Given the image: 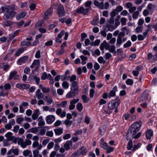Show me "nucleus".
<instances>
[{
	"label": "nucleus",
	"instance_id": "obj_25",
	"mask_svg": "<svg viewBox=\"0 0 157 157\" xmlns=\"http://www.w3.org/2000/svg\"><path fill=\"white\" fill-rule=\"evenodd\" d=\"M141 71L140 67V66L136 67L135 70L132 71V74L134 76H137L139 74V72Z\"/></svg>",
	"mask_w": 157,
	"mask_h": 157
},
{
	"label": "nucleus",
	"instance_id": "obj_22",
	"mask_svg": "<svg viewBox=\"0 0 157 157\" xmlns=\"http://www.w3.org/2000/svg\"><path fill=\"white\" fill-rule=\"evenodd\" d=\"M26 13L25 11H22L19 14L17 15L16 18L18 20H19L24 17L26 16Z\"/></svg>",
	"mask_w": 157,
	"mask_h": 157
},
{
	"label": "nucleus",
	"instance_id": "obj_7",
	"mask_svg": "<svg viewBox=\"0 0 157 157\" xmlns=\"http://www.w3.org/2000/svg\"><path fill=\"white\" fill-rule=\"evenodd\" d=\"M40 63L39 59H35L30 66V67L32 69L35 67V70H36L40 67Z\"/></svg>",
	"mask_w": 157,
	"mask_h": 157
},
{
	"label": "nucleus",
	"instance_id": "obj_2",
	"mask_svg": "<svg viewBox=\"0 0 157 157\" xmlns=\"http://www.w3.org/2000/svg\"><path fill=\"white\" fill-rule=\"evenodd\" d=\"M2 13H4L3 18L5 20L13 18L17 14V7L13 5L5 6L1 8Z\"/></svg>",
	"mask_w": 157,
	"mask_h": 157
},
{
	"label": "nucleus",
	"instance_id": "obj_5",
	"mask_svg": "<svg viewBox=\"0 0 157 157\" xmlns=\"http://www.w3.org/2000/svg\"><path fill=\"white\" fill-rule=\"evenodd\" d=\"M57 13L59 17H61L65 15V11L63 5L60 4L59 5L57 10Z\"/></svg>",
	"mask_w": 157,
	"mask_h": 157
},
{
	"label": "nucleus",
	"instance_id": "obj_18",
	"mask_svg": "<svg viewBox=\"0 0 157 157\" xmlns=\"http://www.w3.org/2000/svg\"><path fill=\"white\" fill-rule=\"evenodd\" d=\"M28 57L26 56L23 57L22 58H20L17 61V63L19 65H21L22 63L26 62L27 60Z\"/></svg>",
	"mask_w": 157,
	"mask_h": 157
},
{
	"label": "nucleus",
	"instance_id": "obj_40",
	"mask_svg": "<svg viewBox=\"0 0 157 157\" xmlns=\"http://www.w3.org/2000/svg\"><path fill=\"white\" fill-rule=\"evenodd\" d=\"M24 51V48H20L17 51L16 53V56H19L21 53L23 52Z\"/></svg>",
	"mask_w": 157,
	"mask_h": 157
},
{
	"label": "nucleus",
	"instance_id": "obj_34",
	"mask_svg": "<svg viewBox=\"0 0 157 157\" xmlns=\"http://www.w3.org/2000/svg\"><path fill=\"white\" fill-rule=\"evenodd\" d=\"M83 105L82 104L80 103H78L76 106V108L79 111L81 112L83 109Z\"/></svg>",
	"mask_w": 157,
	"mask_h": 157
},
{
	"label": "nucleus",
	"instance_id": "obj_9",
	"mask_svg": "<svg viewBox=\"0 0 157 157\" xmlns=\"http://www.w3.org/2000/svg\"><path fill=\"white\" fill-rule=\"evenodd\" d=\"M120 22L119 21H115V23L114 25H113V26L110 27L109 25H107V29H105V31H112L117 27L120 24Z\"/></svg>",
	"mask_w": 157,
	"mask_h": 157
},
{
	"label": "nucleus",
	"instance_id": "obj_29",
	"mask_svg": "<svg viewBox=\"0 0 157 157\" xmlns=\"http://www.w3.org/2000/svg\"><path fill=\"white\" fill-rule=\"evenodd\" d=\"M12 133L11 132H8L5 135V136L7 138V140L9 141H10L13 140L14 137L12 136Z\"/></svg>",
	"mask_w": 157,
	"mask_h": 157
},
{
	"label": "nucleus",
	"instance_id": "obj_36",
	"mask_svg": "<svg viewBox=\"0 0 157 157\" xmlns=\"http://www.w3.org/2000/svg\"><path fill=\"white\" fill-rule=\"evenodd\" d=\"M141 145V144L140 143H138L137 145H134L133 146L132 151H134L136 149L139 148Z\"/></svg>",
	"mask_w": 157,
	"mask_h": 157
},
{
	"label": "nucleus",
	"instance_id": "obj_8",
	"mask_svg": "<svg viewBox=\"0 0 157 157\" xmlns=\"http://www.w3.org/2000/svg\"><path fill=\"white\" fill-rule=\"evenodd\" d=\"M44 94L41 92L40 89H38L36 91L34 97L38 99H41L44 98Z\"/></svg>",
	"mask_w": 157,
	"mask_h": 157
},
{
	"label": "nucleus",
	"instance_id": "obj_46",
	"mask_svg": "<svg viewBox=\"0 0 157 157\" xmlns=\"http://www.w3.org/2000/svg\"><path fill=\"white\" fill-rule=\"evenodd\" d=\"M125 35V33L124 32H121L119 33L117 38L122 39V38Z\"/></svg>",
	"mask_w": 157,
	"mask_h": 157
},
{
	"label": "nucleus",
	"instance_id": "obj_10",
	"mask_svg": "<svg viewBox=\"0 0 157 157\" xmlns=\"http://www.w3.org/2000/svg\"><path fill=\"white\" fill-rule=\"evenodd\" d=\"M16 87L21 90H24L29 88L30 85L28 84L17 83L16 85Z\"/></svg>",
	"mask_w": 157,
	"mask_h": 157
},
{
	"label": "nucleus",
	"instance_id": "obj_6",
	"mask_svg": "<svg viewBox=\"0 0 157 157\" xmlns=\"http://www.w3.org/2000/svg\"><path fill=\"white\" fill-rule=\"evenodd\" d=\"M17 71H13L10 72V75L8 76V79L11 80L13 78L15 80L18 79L19 76L17 75Z\"/></svg>",
	"mask_w": 157,
	"mask_h": 157
},
{
	"label": "nucleus",
	"instance_id": "obj_12",
	"mask_svg": "<svg viewBox=\"0 0 157 157\" xmlns=\"http://www.w3.org/2000/svg\"><path fill=\"white\" fill-rule=\"evenodd\" d=\"M15 121L14 119H12L10 121L8 124L5 125V127L6 129L10 130L11 128L12 125H15Z\"/></svg>",
	"mask_w": 157,
	"mask_h": 157
},
{
	"label": "nucleus",
	"instance_id": "obj_1",
	"mask_svg": "<svg viewBox=\"0 0 157 157\" xmlns=\"http://www.w3.org/2000/svg\"><path fill=\"white\" fill-rule=\"evenodd\" d=\"M141 124L140 121H137L132 124L128 131L127 137L128 140H132L133 138L136 139L140 137L141 135V132H140L136 134L140 128Z\"/></svg>",
	"mask_w": 157,
	"mask_h": 157
},
{
	"label": "nucleus",
	"instance_id": "obj_23",
	"mask_svg": "<svg viewBox=\"0 0 157 157\" xmlns=\"http://www.w3.org/2000/svg\"><path fill=\"white\" fill-rule=\"evenodd\" d=\"M77 95L76 94L74 93L71 90V91L69 92L66 94V97L67 98H74Z\"/></svg>",
	"mask_w": 157,
	"mask_h": 157
},
{
	"label": "nucleus",
	"instance_id": "obj_20",
	"mask_svg": "<svg viewBox=\"0 0 157 157\" xmlns=\"http://www.w3.org/2000/svg\"><path fill=\"white\" fill-rule=\"evenodd\" d=\"M18 144L20 145L23 148H25L26 147V145L25 141H24L23 139L20 138L19 139L18 142Z\"/></svg>",
	"mask_w": 157,
	"mask_h": 157
},
{
	"label": "nucleus",
	"instance_id": "obj_59",
	"mask_svg": "<svg viewBox=\"0 0 157 157\" xmlns=\"http://www.w3.org/2000/svg\"><path fill=\"white\" fill-rule=\"evenodd\" d=\"M106 149L107 150V153H109L113 151L114 148L112 147H109L108 146V147H107V149Z\"/></svg>",
	"mask_w": 157,
	"mask_h": 157
},
{
	"label": "nucleus",
	"instance_id": "obj_50",
	"mask_svg": "<svg viewBox=\"0 0 157 157\" xmlns=\"http://www.w3.org/2000/svg\"><path fill=\"white\" fill-rule=\"evenodd\" d=\"M24 121V118L22 117H19L16 119L17 123L19 124H21V122Z\"/></svg>",
	"mask_w": 157,
	"mask_h": 157
},
{
	"label": "nucleus",
	"instance_id": "obj_11",
	"mask_svg": "<svg viewBox=\"0 0 157 157\" xmlns=\"http://www.w3.org/2000/svg\"><path fill=\"white\" fill-rule=\"evenodd\" d=\"M110 46V45L109 44L107 43L105 40H104L100 45V49L102 51L104 50V48L106 50H109Z\"/></svg>",
	"mask_w": 157,
	"mask_h": 157
},
{
	"label": "nucleus",
	"instance_id": "obj_37",
	"mask_svg": "<svg viewBox=\"0 0 157 157\" xmlns=\"http://www.w3.org/2000/svg\"><path fill=\"white\" fill-rule=\"evenodd\" d=\"M115 47L114 45H112L110 46V48L109 49V51L112 53H116V51H115Z\"/></svg>",
	"mask_w": 157,
	"mask_h": 157
},
{
	"label": "nucleus",
	"instance_id": "obj_61",
	"mask_svg": "<svg viewBox=\"0 0 157 157\" xmlns=\"http://www.w3.org/2000/svg\"><path fill=\"white\" fill-rule=\"evenodd\" d=\"M12 152L15 155H17L19 154V150L17 148L13 149Z\"/></svg>",
	"mask_w": 157,
	"mask_h": 157
},
{
	"label": "nucleus",
	"instance_id": "obj_64",
	"mask_svg": "<svg viewBox=\"0 0 157 157\" xmlns=\"http://www.w3.org/2000/svg\"><path fill=\"white\" fill-rule=\"evenodd\" d=\"M39 151L37 150L33 151V157H37L39 155Z\"/></svg>",
	"mask_w": 157,
	"mask_h": 157
},
{
	"label": "nucleus",
	"instance_id": "obj_42",
	"mask_svg": "<svg viewBox=\"0 0 157 157\" xmlns=\"http://www.w3.org/2000/svg\"><path fill=\"white\" fill-rule=\"evenodd\" d=\"M82 98L84 102L85 103H87L89 101V98L87 97L85 95H83L82 96Z\"/></svg>",
	"mask_w": 157,
	"mask_h": 157
},
{
	"label": "nucleus",
	"instance_id": "obj_38",
	"mask_svg": "<svg viewBox=\"0 0 157 157\" xmlns=\"http://www.w3.org/2000/svg\"><path fill=\"white\" fill-rule=\"evenodd\" d=\"M62 86L65 89H67L69 87V84L66 81H63L62 83Z\"/></svg>",
	"mask_w": 157,
	"mask_h": 157
},
{
	"label": "nucleus",
	"instance_id": "obj_49",
	"mask_svg": "<svg viewBox=\"0 0 157 157\" xmlns=\"http://www.w3.org/2000/svg\"><path fill=\"white\" fill-rule=\"evenodd\" d=\"M46 136L50 137H52L53 136V132L52 131H48L46 133Z\"/></svg>",
	"mask_w": 157,
	"mask_h": 157
},
{
	"label": "nucleus",
	"instance_id": "obj_28",
	"mask_svg": "<svg viewBox=\"0 0 157 157\" xmlns=\"http://www.w3.org/2000/svg\"><path fill=\"white\" fill-rule=\"evenodd\" d=\"M45 101H46L47 102V104L48 105H50L53 102V101L52 98L51 97L48 96H46L45 97Z\"/></svg>",
	"mask_w": 157,
	"mask_h": 157
},
{
	"label": "nucleus",
	"instance_id": "obj_43",
	"mask_svg": "<svg viewBox=\"0 0 157 157\" xmlns=\"http://www.w3.org/2000/svg\"><path fill=\"white\" fill-rule=\"evenodd\" d=\"M98 60L100 63H102L104 64L106 62V61L104 59L103 57L102 56H100L98 59Z\"/></svg>",
	"mask_w": 157,
	"mask_h": 157
},
{
	"label": "nucleus",
	"instance_id": "obj_30",
	"mask_svg": "<svg viewBox=\"0 0 157 157\" xmlns=\"http://www.w3.org/2000/svg\"><path fill=\"white\" fill-rule=\"evenodd\" d=\"M108 21L109 24L106 25L105 29H107V25H109L110 27H112L113 26V25H114V18L110 17L109 20Z\"/></svg>",
	"mask_w": 157,
	"mask_h": 157
},
{
	"label": "nucleus",
	"instance_id": "obj_35",
	"mask_svg": "<svg viewBox=\"0 0 157 157\" xmlns=\"http://www.w3.org/2000/svg\"><path fill=\"white\" fill-rule=\"evenodd\" d=\"M132 140H130L128 143L127 148L128 150H130L133 146Z\"/></svg>",
	"mask_w": 157,
	"mask_h": 157
},
{
	"label": "nucleus",
	"instance_id": "obj_31",
	"mask_svg": "<svg viewBox=\"0 0 157 157\" xmlns=\"http://www.w3.org/2000/svg\"><path fill=\"white\" fill-rule=\"evenodd\" d=\"M99 19L98 17H95L91 21V23L92 25H96L98 23Z\"/></svg>",
	"mask_w": 157,
	"mask_h": 157
},
{
	"label": "nucleus",
	"instance_id": "obj_41",
	"mask_svg": "<svg viewBox=\"0 0 157 157\" xmlns=\"http://www.w3.org/2000/svg\"><path fill=\"white\" fill-rule=\"evenodd\" d=\"M115 92L113 90H111L108 94V97L110 98L111 97H114L115 96Z\"/></svg>",
	"mask_w": 157,
	"mask_h": 157
},
{
	"label": "nucleus",
	"instance_id": "obj_53",
	"mask_svg": "<svg viewBox=\"0 0 157 157\" xmlns=\"http://www.w3.org/2000/svg\"><path fill=\"white\" fill-rule=\"evenodd\" d=\"M126 83L128 85H132L133 84V81L132 79L128 78L126 80Z\"/></svg>",
	"mask_w": 157,
	"mask_h": 157
},
{
	"label": "nucleus",
	"instance_id": "obj_24",
	"mask_svg": "<svg viewBox=\"0 0 157 157\" xmlns=\"http://www.w3.org/2000/svg\"><path fill=\"white\" fill-rule=\"evenodd\" d=\"M54 131L56 135H60L63 133V130L61 128H58L55 129Z\"/></svg>",
	"mask_w": 157,
	"mask_h": 157
},
{
	"label": "nucleus",
	"instance_id": "obj_21",
	"mask_svg": "<svg viewBox=\"0 0 157 157\" xmlns=\"http://www.w3.org/2000/svg\"><path fill=\"white\" fill-rule=\"evenodd\" d=\"M39 110L38 109H37L34 110V112L33 114L32 117L33 120L36 119L39 116Z\"/></svg>",
	"mask_w": 157,
	"mask_h": 157
},
{
	"label": "nucleus",
	"instance_id": "obj_27",
	"mask_svg": "<svg viewBox=\"0 0 157 157\" xmlns=\"http://www.w3.org/2000/svg\"><path fill=\"white\" fill-rule=\"evenodd\" d=\"M71 89L78 90V83L76 81H75L72 82L71 84Z\"/></svg>",
	"mask_w": 157,
	"mask_h": 157
},
{
	"label": "nucleus",
	"instance_id": "obj_3",
	"mask_svg": "<svg viewBox=\"0 0 157 157\" xmlns=\"http://www.w3.org/2000/svg\"><path fill=\"white\" fill-rule=\"evenodd\" d=\"M91 1L86 2L85 4V6L86 8L85 9L83 7H81L76 10V12L77 13H82L84 15L87 14L89 10L91 9Z\"/></svg>",
	"mask_w": 157,
	"mask_h": 157
},
{
	"label": "nucleus",
	"instance_id": "obj_52",
	"mask_svg": "<svg viewBox=\"0 0 157 157\" xmlns=\"http://www.w3.org/2000/svg\"><path fill=\"white\" fill-rule=\"evenodd\" d=\"M139 14V12L138 11H136L132 15V17L133 18L136 19L138 17V16Z\"/></svg>",
	"mask_w": 157,
	"mask_h": 157
},
{
	"label": "nucleus",
	"instance_id": "obj_47",
	"mask_svg": "<svg viewBox=\"0 0 157 157\" xmlns=\"http://www.w3.org/2000/svg\"><path fill=\"white\" fill-rule=\"evenodd\" d=\"M143 27L142 26H138L136 29V31L137 33H141L142 31Z\"/></svg>",
	"mask_w": 157,
	"mask_h": 157
},
{
	"label": "nucleus",
	"instance_id": "obj_54",
	"mask_svg": "<svg viewBox=\"0 0 157 157\" xmlns=\"http://www.w3.org/2000/svg\"><path fill=\"white\" fill-rule=\"evenodd\" d=\"M33 79L35 80V82H36V84L37 85L39 84L40 81V78L35 76H33Z\"/></svg>",
	"mask_w": 157,
	"mask_h": 157
},
{
	"label": "nucleus",
	"instance_id": "obj_17",
	"mask_svg": "<svg viewBox=\"0 0 157 157\" xmlns=\"http://www.w3.org/2000/svg\"><path fill=\"white\" fill-rule=\"evenodd\" d=\"M94 4L95 6H97L101 9H103L104 8V2H99L98 1L95 0L94 2Z\"/></svg>",
	"mask_w": 157,
	"mask_h": 157
},
{
	"label": "nucleus",
	"instance_id": "obj_13",
	"mask_svg": "<svg viewBox=\"0 0 157 157\" xmlns=\"http://www.w3.org/2000/svg\"><path fill=\"white\" fill-rule=\"evenodd\" d=\"M146 137L147 140H150L153 136V131L151 129H148L146 132Z\"/></svg>",
	"mask_w": 157,
	"mask_h": 157
},
{
	"label": "nucleus",
	"instance_id": "obj_57",
	"mask_svg": "<svg viewBox=\"0 0 157 157\" xmlns=\"http://www.w3.org/2000/svg\"><path fill=\"white\" fill-rule=\"evenodd\" d=\"M45 127H44L43 128L41 129V130L40 132V134L41 136L44 135L46 132V130L45 128Z\"/></svg>",
	"mask_w": 157,
	"mask_h": 157
},
{
	"label": "nucleus",
	"instance_id": "obj_4",
	"mask_svg": "<svg viewBox=\"0 0 157 157\" xmlns=\"http://www.w3.org/2000/svg\"><path fill=\"white\" fill-rule=\"evenodd\" d=\"M120 103L119 99L113 100L108 103V108L109 110H112L117 108Z\"/></svg>",
	"mask_w": 157,
	"mask_h": 157
},
{
	"label": "nucleus",
	"instance_id": "obj_39",
	"mask_svg": "<svg viewBox=\"0 0 157 157\" xmlns=\"http://www.w3.org/2000/svg\"><path fill=\"white\" fill-rule=\"evenodd\" d=\"M99 129L100 131V134L101 135H103L106 131L105 126H101L100 127Z\"/></svg>",
	"mask_w": 157,
	"mask_h": 157
},
{
	"label": "nucleus",
	"instance_id": "obj_44",
	"mask_svg": "<svg viewBox=\"0 0 157 157\" xmlns=\"http://www.w3.org/2000/svg\"><path fill=\"white\" fill-rule=\"evenodd\" d=\"M68 78H70V81L72 82L75 81L76 79V76L75 75H73L71 76H69Z\"/></svg>",
	"mask_w": 157,
	"mask_h": 157
},
{
	"label": "nucleus",
	"instance_id": "obj_58",
	"mask_svg": "<svg viewBox=\"0 0 157 157\" xmlns=\"http://www.w3.org/2000/svg\"><path fill=\"white\" fill-rule=\"evenodd\" d=\"M87 37V35L85 33H82L81 34V41H83Z\"/></svg>",
	"mask_w": 157,
	"mask_h": 157
},
{
	"label": "nucleus",
	"instance_id": "obj_60",
	"mask_svg": "<svg viewBox=\"0 0 157 157\" xmlns=\"http://www.w3.org/2000/svg\"><path fill=\"white\" fill-rule=\"evenodd\" d=\"M41 56L40 52V50L37 51L35 55V57L36 58H39Z\"/></svg>",
	"mask_w": 157,
	"mask_h": 157
},
{
	"label": "nucleus",
	"instance_id": "obj_55",
	"mask_svg": "<svg viewBox=\"0 0 157 157\" xmlns=\"http://www.w3.org/2000/svg\"><path fill=\"white\" fill-rule=\"evenodd\" d=\"M80 155L79 151H77L73 153L72 155V157H76V156H79Z\"/></svg>",
	"mask_w": 157,
	"mask_h": 157
},
{
	"label": "nucleus",
	"instance_id": "obj_26",
	"mask_svg": "<svg viewBox=\"0 0 157 157\" xmlns=\"http://www.w3.org/2000/svg\"><path fill=\"white\" fill-rule=\"evenodd\" d=\"M72 144V142L71 141H67L64 145V147L66 150H68L70 148V146Z\"/></svg>",
	"mask_w": 157,
	"mask_h": 157
},
{
	"label": "nucleus",
	"instance_id": "obj_48",
	"mask_svg": "<svg viewBox=\"0 0 157 157\" xmlns=\"http://www.w3.org/2000/svg\"><path fill=\"white\" fill-rule=\"evenodd\" d=\"M32 152L31 151L29 150H26L24 151L23 152V155L26 157L29 155L30 154H31Z\"/></svg>",
	"mask_w": 157,
	"mask_h": 157
},
{
	"label": "nucleus",
	"instance_id": "obj_16",
	"mask_svg": "<svg viewBox=\"0 0 157 157\" xmlns=\"http://www.w3.org/2000/svg\"><path fill=\"white\" fill-rule=\"evenodd\" d=\"M149 95L146 92H144L141 95L140 101H146L148 99Z\"/></svg>",
	"mask_w": 157,
	"mask_h": 157
},
{
	"label": "nucleus",
	"instance_id": "obj_14",
	"mask_svg": "<svg viewBox=\"0 0 157 157\" xmlns=\"http://www.w3.org/2000/svg\"><path fill=\"white\" fill-rule=\"evenodd\" d=\"M55 117L53 115H49L47 116L46 120L49 124H52L55 120Z\"/></svg>",
	"mask_w": 157,
	"mask_h": 157
},
{
	"label": "nucleus",
	"instance_id": "obj_51",
	"mask_svg": "<svg viewBox=\"0 0 157 157\" xmlns=\"http://www.w3.org/2000/svg\"><path fill=\"white\" fill-rule=\"evenodd\" d=\"M131 42L130 40L128 41L124 45V48H127L131 46Z\"/></svg>",
	"mask_w": 157,
	"mask_h": 157
},
{
	"label": "nucleus",
	"instance_id": "obj_33",
	"mask_svg": "<svg viewBox=\"0 0 157 157\" xmlns=\"http://www.w3.org/2000/svg\"><path fill=\"white\" fill-rule=\"evenodd\" d=\"M155 8V6L151 4H149L147 6V9L150 11H152Z\"/></svg>",
	"mask_w": 157,
	"mask_h": 157
},
{
	"label": "nucleus",
	"instance_id": "obj_45",
	"mask_svg": "<svg viewBox=\"0 0 157 157\" xmlns=\"http://www.w3.org/2000/svg\"><path fill=\"white\" fill-rule=\"evenodd\" d=\"M29 132L34 133H36L38 131V129L37 128L34 127L29 129Z\"/></svg>",
	"mask_w": 157,
	"mask_h": 157
},
{
	"label": "nucleus",
	"instance_id": "obj_56",
	"mask_svg": "<svg viewBox=\"0 0 157 157\" xmlns=\"http://www.w3.org/2000/svg\"><path fill=\"white\" fill-rule=\"evenodd\" d=\"M36 5L34 3H31L29 6L31 10H34L36 8Z\"/></svg>",
	"mask_w": 157,
	"mask_h": 157
},
{
	"label": "nucleus",
	"instance_id": "obj_62",
	"mask_svg": "<svg viewBox=\"0 0 157 157\" xmlns=\"http://www.w3.org/2000/svg\"><path fill=\"white\" fill-rule=\"evenodd\" d=\"M22 126H23L25 129H27L30 128V126L29 124L26 123L24 124Z\"/></svg>",
	"mask_w": 157,
	"mask_h": 157
},
{
	"label": "nucleus",
	"instance_id": "obj_19",
	"mask_svg": "<svg viewBox=\"0 0 157 157\" xmlns=\"http://www.w3.org/2000/svg\"><path fill=\"white\" fill-rule=\"evenodd\" d=\"M100 144L101 147L104 149H107V147H108L107 144V143L104 142L103 138L101 139L100 141Z\"/></svg>",
	"mask_w": 157,
	"mask_h": 157
},
{
	"label": "nucleus",
	"instance_id": "obj_15",
	"mask_svg": "<svg viewBox=\"0 0 157 157\" xmlns=\"http://www.w3.org/2000/svg\"><path fill=\"white\" fill-rule=\"evenodd\" d=\"M53 8L52 7H50L44 13V16H45V19H46L48 18V16H51L52 13Z\"/></svg>",
	"mask_w": 157,
	"mask_h": 157
},
{
	"label": "nucleus",
	"instance_id": "obj_32",
	"mask_svg": "<svg viewBox=\"0 0 157 157\" xmlns=\"http://www.w3.org/2000/svg\"><path fill=\"white\" fill-rule=\"evenodd\" d=\"M38 124V125L39 126H43L45 124V122L44 120L42 118V117H40L38 118V120H40Z\"/></svg>",
	"mask_w": 157,
	"mask_h": 157
},
{
	"label": "nucleus",
	"instance_id": "obj_63",
	"mask_svg": "<svg viewBox=\"0 0 157 157\" xmlns=\"http://www.w3.org/2000/svg\"><path fill=\"white\" fill-rule=\"evenodd\" d=\"M54 143L52 142H51L49 143L47 146V148L48 149H51L53 146Z\"/></svg>",
	"mask_w": 157,
	"mask_h": 157
}]
</instances>
